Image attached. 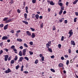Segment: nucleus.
Here are the masks:
<instances>
[{"label": "nucleus", "mask_w": 78, "mask_h": 78, "mask_svg": "<svg viewBox=\"0 0 78 78\" xmlns=\"http://www.w3.org/2000/svg\"><path fill=\"white\" fill-rule=\"evenodd\" d=\"M26 33L27 36H31V33H30V31H27L26 32Z\"/></svg>", "instance_id": "obj_7"}, {"label": "nucleus", "mask_w": 78, "mask_h": 78, "mask_svg": "<svg viewBox=\"0 0 78 78\" xmlns=\"http://www.w3.org/2000/svg\"><path fill=\"white\" fill-rule=\"evenodd\" d=\"M62 12H63V11L62 10H60V11L59 12V15H62Z\"/></svg>", "instance_id": "obj_21"}, {"label": "nucleus", "mask_w": 78, "mask_h": 78, "mask_svg": "<svg viewBox=\"0 0 78 78\" xmlns=\"http://www.w3.org/2000/svg\"><path fill=\"white\" fill-rule=\"evenodd\" d=\"M8 24H7L5 25V26L4 27V29L5 30H6L8 29Z\"/></svg>", "instance_id": "obj_8"}, {"label": "nucleus", "mask_w": 78, "mask_h": 78, "mask_svg": "<svg viewBox=\"0 0 78 78\" xmlns=\"http://www.w3.org/2000/svg\"><path fill=\"white\" fill-rule=\"evenodd\" d=\"M52 30L53 31H54V30H56V28H55V26H53Z\"/></svg>", "instance_id": "obj_48"}, {"label": "nucleus", "mask_w": 78, "mask_h": 78, "mask_svg": "<svg viewBox=\"0 0 78 78\" xmlns=\"http://www.w3.org/2000/svg\"><path fill=\"white\" fill-rule=\"evenodd\" d=\"M35 36H36V35H35V34H34V33H33L31 36V37L32 38H34V37H35Z\"/></svg>", "instance_id": "obj_10"}, {"label": "nucleus", "mask_w": 78, "mask_h": 78, "mask_svg": "<svg viewBox=\"0 0 78 78\" xmlns=\"http://www.w3.org/2000/svg\"><path fill=\"white\" fill-rule=\"evenodd\" d=\"M71 45H75V41H71Z\"/></svg>", "instance_id": "obj_9"}, {"label": "nucleus", "mask_w": 78, "mask_h": 78, "mask_svg": "<svg viewBox=\"0 0 78 78\" xmlns=\"http://www.w3.org/2000/svg\"><path fill=\"white\" fill-rule=\"evenodd\" d=\"M58 47L59 48H61V44H58Z\"/></svg>", "instance_id": "obj_50"}, {"label": "nucleus", "mask_w": 78, "mask_h": 78, "mask_svg": "<svg viewBox=\"0 0 78 78\" xmlns=\"http://www.w3.org/2000/svg\"><path fill=\"white\" fill-rule=\"evenodd\" d=\"M39 15L37 14L35 15V17L37 19H39Z\"/></svg>", "instance_id": "obj_23"}, {"label": "nucleus", "mask_w": 78, "mask_h": 78, "mask_svg": "<svg viewBox=\"0 0 78 78\" xmlns=\"http://www.w3.org/2000/svg\"><path fill=\"white\" fill-rule=\"evenodd\" d=\"M77 58V56H75V57H74V58L73 59V61H74V60H75V59H76V58Z\"/></svg>", "instance_id": "obj_54"}, {"label": "nucleus", "mask_w": 78, "mask_h": 78, "mask_svg": "<svg viewBox=\"0 0 78 78\" xmlns=\"http://www.w3.org/2000/svg\"><path fill=\"white\" fill-rule=\"evenodd\" d=\"M23 73H28V72L27 71H25L23 72Z\"/></svg>", "instance_id": "obj_62"}, {"label": "nucleus", "mask_w": 78, "mask_h": 78, "mask_svg": "<svg viewBox=\"0 0 78 78\" xmlns=\"http://www.w3.org/2000/svg\"><path fill=\"white\" fill-rule=\"evenodd\" d=\"M36 2V0H33L32 1V2L33 3H35Z\"/></svg>", "instance_id": "obj_44"}, {"label": "nucleus", "mask_w": 78, "mask_h": 78, "mask_svg": "<svg viewBox=\"0 0 78 78\" xmlns=\"http://www.w3.org/2000/svg\"><path fill=\"white\" fill-rule=\"evenodd\" d=\"M17 59H18V57L17 55H16L15 57L14 60L16 61V60H17Z\"/></svg>", "instance_id": "obj_26"}, {"label": "nucleus", "mask_w": 78, "mask_h": 78, "mask_svg": "<svg viewBox=\"0 0 78 78\" xmlns=\"http://www.w3.org/2000/svg\"><path fill=\"white\" fill-rule=\"evenodd\" d=\"M50 70H51V72H54V73L55 72V70L53 69H51Z\"/></svg>", "instance_id": "obj_30"}, {"label": "nucleus", "mask_w": 78, "mask_h": 78, "mask_svg": "<svg viewBox=\"0 0 78 78\" xmlns=\"http://www.w3.org/2000/svg\"><path fill=\"white\" fill-rule=\"evenodd\" d=\"M14 3V1H13V0H11L10 2H9V3H11V4H12Z\"/></svg>", "instance_id": "obj_39"}, {"label": "nucleus", "mask_w": 78, "mask_h": 78, "mask_svg": "<svg viewBox=\"0 0 78 78\" xmlns=\"http://www.w3.org/2000/svg\"><path fill=\"white\" fill-rule=\"evenodd\" d=\"M23 59V57H20L19 58V60L18 61V62H22V60Z\"/></svg>", "instance_id": "obj_2"}, {"label": "nucleus", "mask_w": 78, "mask_h": 78, "mask_svg": "<svg viewBox=\"0 0 78 78\" xmlns=\"http://www.w3.org/2000/svg\"><path fill=\"white\" fill-rule=\"evenodd\" d=\"M38 62H39V60H36L35 62L34 63L36 64L38 63Z\"/></svg>", "instance_id": "obj_31"}, {"label": "nucleus", "mask_w": 78, "mask_h": 78, "mask_svg": "<svg viewBox=\"0 0 78 78\" xmlns=\"http://www.w3.org/2000/svg\"><path fill=\"white\" fill-rule=\"evenodd\" d=\"M61 59H62V60H64V57L62 56L61 58Z\"/></svg>", "instance_id": "obj_61"}, {"label": "nucleus", "mask_w": 78, "mask_h": 78, "mask_svg": "<svg viewBox=\"0 0 78 78\" xmlns=\"http://www.w3.org/2000/svg\"><path fill=\"white\" fill-rule=\"evenodd\" d=\"M78 2V0H75L73 2V5H75L76 4V3Z\"/></svg>", "instance_id": "obj_12"}, {"label": "nucleus", "mask_w": 78, "mask_h": 78, "mask_svg": "<svg viewBox=\"0 0 78 78\" xmlns=\"http://www.w3.org/2000/svg\"><path fill=\"white\" fill-rule=\"evenodd\" d=\"M66 65H67V66H68L69 65V60H67L66 61Z\"/></svg>", "instance_id": "obj_28"}, {"label": "nucleus", "mask_w": 78, "mask_h": 78, "mask_svg": "<svg viewBox=\"0 0 78 78\" xmlns=\"http://www.w3.org/2000/svg\"><path fill=\"white\" fill-rule=\"evenodd\" d=\"M61 9H62L61 10H64V7L63 6H62L61 7Z\"/></svg>", "instance_id": "obj_41"}, {"label": "nucleus", "mask_w": 78, "mask_h": 78, "mask_svg": "<svg viewBox=\"0 0 78 78\" xmlns=\"http://www.w3.org/2000/svg\"><path fill=\"white\" fill-rule=\"evenodd\" d=\"M16 41L18 42H22V40L21 39L18 38L17 39Z\"/></svg>", "instance_id": "obj_13"}, {"label": "nucleus", "mask_w": 78, "mask_h": 78, "mask_svg": "<svg viewBox=\"0 0 78 78\" xmlns=\"http://www.w3.org/2000/svg\"><path fill=\"white\" fill-rule=\"evenodd\" d=\"M4 26V25L3 24H0V27L1 28H3Z\"/></svg>", "instance_id": "obj_35"}, {"label": "nucleus", "mask_w": 78, "mask_h": 78, "mask_svg": "<svg viewBox=\"0 0 78 78\" xmlns=\"http://www.w3.org/2000/svg\"><path fill=\"white\" fill-rule=\"evenodd\" d=\"M28 6L26 7V11L27 13H28Z\"/></svg>", "instance_id": "obj_16"}, {"label": "nucleus", "mask_w": 78, "mask_h": 78, "mask_svg": "<svg viewBox=\"0 0 78 78\" xmlns=\"http://www.w3.org/2000/svg\"><path fill=\"white\" fill-rule=\"evenodd\" d=\"M19 55L20 56H22V51H20L19 52Z\"/></svg>", "instance_id": "obj_19"}, {"label": "nucleus", "mask_w": 78, "mask_h": 78, "mask_svg": "<svg viewBox=\"0 0 78 78\" xmlns=\"http://www.w3.org/2000/svg\"><path fill=\"white\" fill-rule=\"evenodd\" d=\"M33 42L31 41L30 42V45H33Z\"/></svg>", "instance_id": "obj_53"}, {"label": "nucleus", "mask_w": 78, "mask_h": 78, "mask_svg": "<svg viewBox=\"0 0 78 78\" xmlns=\"http://www.w3.org/2000/svg\"><path fill=\"white\" fill-rule=\"evenodd\" d=\"M68 5H69V2H67L66 3V6H68Z\"/></svg>", "instance_id": "obj_63"}, {"label": "nucleus", "mask_w": 78, "mask_h": 78, "mask_svg": "<svg viewBox=\"0 0 78 78\" xmlns=\"http://www.w3.org/2000/svg\"><path fill=\"white\" fill-rule=\"evenodd\" d=\"M19 68V65H17L16 66V69H18Z\"/></svg>", "instance_id": "obj_55"}, {"label": "nucleus", "mask_w": 78, "mask_h": 78, "mask_svg": "<svg viewBox=\"0 0 78 78\" xmlns=\"http://www.w3.org/2000/svg\"><path fill=\"white\" fill-rule=\"evenodd\" d=\"M26 51H27V50L25 49L23 50V56H25V55H26Z\"/></svg>", "instance_id": "obj_3"}, {"label": "nucleus", "mask_w": 78, "mask_h": 78, "mask_svg": "<svg viewBox=\"0 0 78 78\" xmlns=\"http://www.w3.org/2000/svg\"><path fill=\"white\" fill-rule=\"evenodd\" d=\"M11 20H12L11 19H9L8 20H7L5 22L6 23H9V22H11Z\"/></svg>", "instance_id": "obj_11"}, {"label": "nucleus", "mask_w": 78, "mask_h": 78, "mask_svg": "<svg viewBox=\"0 0 78 78\" xmlns=\"http://www.w3.org/2000/svg\"><path fill=\"white\" fill-rule=\"evenodd\" d=\"M51 41H50L48 42V44L49 45H51Z\"/></svg>", "instance_id": "obj_49"}, {"label": "nucleus", "mask_w": 78, "mask_h": 78, "mask_svg": "<svg viewBox=\"0 0 78 78\" xmlns=\"http://www.w3.org/2000/svg\"><path fill=\"white\" fill-rule=\"evenodd\" d=\"M68 52L69 53H71V49H69Z\"/></svg>", "instance_id": "obj_56"}, {"label": "nucleus", "mask_w": 78, "mask_h": 78, "mask_svg": "<svg viewBox=\"0 0 78 78\" xmlns=\"http://www.w3.org/2000/svg\"><path fill=\"white\" fill-rule=\"evenodd\" d=\"M8 70H6L5 71V72L6 73H11V70L10 69L8 68Z\"/></svg>", "instance_id": "obj_1"}, {"label": "nucleus", "mask_w": 78, "mask_h": 78, "mask_svg": "<svg viewBox=\"0 0 78 78\" xmlns=\"http://www.w3.org/2000/svg\"><path fill=\"white\" fill-rule=\"evenodd\" d=\"M12 57H10L8 58V60L9 61H10Z\"/></svg>", "instance_id": "obj_58"}, {"label": "nucleus", "mask_w": 78, "mask_h": 78, "mask_svg": "<svg viewBox=\"0 0 78 78\" xmlns=\"http://www.w3.org/2000/svg\"><path fill=\"white\" fill-rule=\"evenodd\" d=\"M10 48L12 49H14V48H15V46L14 45H12L11 47Z\"/></svg>", "instance_id": "obj_34"}, {"label": "nucleus", "mask_w": 78, "mask_h": 78, "mask_svg": "<svg viewBox=\"0 0 78 78\" xmlns=\"http://www.w3.org/2000/svg\"><path fill=\"white\" fill-rule=\"evenodd\" d=\"M3 53V51L2 50H1L0 51V55H1Z\"/></svg>", "instance_id": "obj_37"}, {"label": "nucleus", "mask_w": 78, "mask_h": 78, "mask_svg": "<svg viewBox=\"0 0 78 78\" xmlns=\"http://www.w3.org/2000/svg\"><path fill=\"white\" fill-rule=\"evenodd\" d=\"M8 19V17H5L3 19V21H7V20Z\"/></svg>", "instance_id": "obj_20"}, {"label": "nucleus", "mask_w": 78, "mask_h": 78, "mask_svg": "<svg viewBox=\"0 0 78 78\" xmlns=\"http://www.w3.org/2000/svg\"><path fill=\"white\" fill-rule=\"evenodd\" d=\"M30 29L32 31H34V29L31 27L30 28Z\"/></svg>", "instance_id": "obj_57"}, {"label": "nucleus", "mask_w": 78, "mask_h": 78, "mask_svg": "<svg viewBox=\"0 0 78 78\" xmlns=\"http://www.w3.org/2000/svg\"><path fill=\"white\" fill-rule=\"evenodd\" d=\"M3 42H2L0 43V46L1 47H2V46H3Z\"/></svg>", "instance_id": "obj_43"}, {"label": "nucleus", "mask_w": 78, "mask_h": 78, "mask_svg": "<svg viewBox=\"0 0 78 78\" xmlns=\"http://www.w3.org/2000/svg\"><path fill=\"white\" fill-rule=\"evenodd\" d=\"M24 45L25 47H26L27 48H28V45H27V44L26 43H24Z\"/></svg>", "instance_id": "obj_36"}, {"label": "nucleus", "mask_w": 78, "mask_h": 78, "mask_svg": "<svg viewBox=\"0 0 78 78\" xmlns=\"http://www.w3.org/2000/svg\"><path fill=\"white\" fill-rule=\"evenodd\" d=\"M46 47L47 48H49V46H50V45L47 44H46Z\"/></svg>", "instance_id": "obj_25"}, {"label": "nucleus", "mask_w": 78, "mask_h": 78, "mask_svg": "<svg viewBox=\"0 0 78 78\" xmlns=\"http://www.w3.org/2000/svg\"><path fill=\"white\" fill-rule=\"evenodd\" d=\"M17 12L18 13H20L21 11L19 9H18L17 10Z\"/></svg>", "instance_id": "obj_45"}, {"label": "nucleus", "mask_w": 78, "mask_h": 78, "mask_svg": "<svg viewBox=\"0 0 78 78\" xmlns=\"http://www.w3.org/2000/svg\"><path fill=\"white\" fill-rule=\"evenodd\" d=\"M10 33H14V30H11L10 32Z\"/></svg>", "instance_id": "obj_52"}, {"label": "nucleus", "mask_w": 78, "mask_h": 78, "mask_svg": "<svg viewBox=\"0 0 78 78\" xmlns=\"http://www.w3.org/2000/svg\"><path fill=\"white\" fill-rule=\"evenodd\" d=\"M75 15H76V16H78V12H75Z\"/></svg>", "instance_id": "obj_60"}, {"label": "nucleus", "mask_w": 78, "mask_h": 78, "mask_svg": "<svg viewBox=\"0 0 78 78\" xmlns=\"http://www.w3.org/2000/svg\"><path fill=\"white\" fill-rule=\"evenodd\" d=\"M41 59L42 61H44V56H43L42 57Z\"/></svg>", "instance_id": "obj_51"}, {"label": "nucleus", "mask_w": 78, "mask_h": 78, "mask_svg": "<svg viewBox=\"0 0 78 78\" xmlns=\"http://www.w3.org/2000/svg\"><path fill=\"white\" fill-rule=\"evenodd\" d=\"M48 51H50V52L51 53H52V52H53V51H52V49H51V48H48Z\"/></svg>", "instance_id": "obj_15"}, {"label": "nucleus", "mask_w": 78, "mask_h": 78, "mask_svg": "<svg viewBox=\"0 0 78 78\" xmlns=\"http://www.w3.org/2000/svg\"><path fill=\"white\" fill-rule=\"evenodd\" d=\"M20 32H21V31H20V30L17 31L16 32L17 33H20Z\"/></svg>", "instance_id": "obj_59"}, {"label": "nucleus", "mask_w": 78, "mask_h": 78, "mask_svg": "<svg viewBox=\"0 0 78 78\" xmlns=\"http://www.w3.org/2000/svg\"><path fill=\"white\" fill-rule=\"evenodd\" d=\"M77 18H75L74 19V22H76V19Z\"/></svg>", "instance_id": "obj_46"}, {"label": "nucleus", "mask_w": 78, "mask_h": 78, "mask_svg": "<svg viewBox=\"0 0 78 78\" xmlns=\"http://www.w3.org/2000/svg\"><path fill=\"white\" fill-rule=\"evenodd\" d=\"M11 64H14V60H12L11 61Z\"/></svg>", "instance_id": "obj_38"}, {"label": "nucleus", "mask_w": 78, "mask_h": 78, "mask_svg": "<svg viewBox=\"0 0 78 78\" xmlns=\"http://www.w3.org/2000/svg\"><path fill=\"white\" fill-rule=\"evenodd\" d=\"M22 22H23V23H25L26 25H28V22L25 21H23Z\"/></svg>", "instance_id": "obj_14"}, {"label": "nucleus", "mask_w": 78, "mask_h": 78, "mask_svg": "<svg viewBox=\"0 0 78 78\" xmlns=\"http://www.w3.org/2000/svg\"><path fill=\"white\" fill-rule=\"evenodd\" d=\"M51 58H55V56L54 55H52L51 56Z\"/></svg>", "instance_id": "obj_64"}, {"label": "nucleus", "mask_w": 78, "mask_h": 78, "mask_svg": "<svg viewBox=\"0 0 78 78\" xmlns=\"http://www.w3.org/2000/svg\"><path fill=\"white\" fill-rule=\"evenodd\" d=\"M24 59L27 60V61H28L29 60V58H28L27 57H25Z\"/></svg>", "instance_id": "obj_33"}, {"label": "nucleus", "mask_w": 78, "mask_h": 78, "mask_svg": "<svg viewBox=\"0 0 78 78\" xmlns=\"http://www.w3.org/2000/svg\"><path fill=\"white\" fill-rule=\"evenodd\" d=\"M8 57H9V56L8 55H6L5 56V61H7V60H8Z\"/></svg>", "instance_id": "obj_4"}, {"label": "nucleus", "mask_w": 78, "mask_h": 78, "mask_svg": "<svg viewBox=\"0 0 78 78\" xmlns=\"http://www.w3.org/2000/svg\"><path fill=\"white\" fill-rule=\"evenodd\" d=\"M50 5H55V3H53V1H51L50 3Z\"/></svg>", "instance_id": "obj_18"}, {"label": "nucleus", "mask_w": 78, "mask_h": 78, "mask_svg": "<svg viewBox=\"0 0 78 78\" xmlns=\"http://www.w3.org/2000/svg\"><path fill=\"white\" fill-rule=\"evenodd\" d=\"M8 37L4 36L2 38V40H7L8 39Z\"/></svg>", "instance_id": "obj_5"}, {"label": "nucleus", "mask_w": 78, "mask_h": 78, "mask_svg": "<svg viewBox=\"0 0 78 78\" xmlns=\"http://www.w3.org/2000/svg\"><path fill=\"white\" fill-rule=\"evenodd\" d=\"M44 25V23H42L40 24V28H43V25Z\"/></svg>", "instance_id": "obj_32"}, {"label": "nucleus", "mask_w": 78, "mask_h": 78, "mask_svg": "<svg viewBox=\"0 0 78 78\" xmlns=\"http://www.w3.org/2000/svg\"><path fill=\"white\" fill-rule=\"evenodd\" d=\"M59 67H61L63 66V64L62 63H60L58 65Z\"/></svg>", "instance_id": "obj_22"}, {"label": "nucleus", "mask_w": 78, "mask_h": 78, "mask_svg": "<svg viewBox=\"0 0 78 78\" xmlns=\"http://www.w3.org/2000/svg\"><path fill=\"white\" fill-rule=\"evenodd\" d=\"M64 36H62V38L61 39V40L62 41H64Z\"/></svg>", "instance_id": "obj_42"}, {"label": "nucleus", "mask_w": 78, "mask_h": 78, "mask_svg": "<svg viewBox=\"0 0 78 78\" xmlns=\"http://www.w3.org/2000/svg\"><path fill=\"white\" fill-rule=\"evenodd\" d=\"M24 67V66H23V65H22V66L21 68V72H22L23 71Z\"/></svg>", "instance_id": "obj_27"}, {"label": "nucleus", "mask_w": 78, "mask_h": 78, "mask_svg": "<svg viewBox=\"0 0 78 78\" xmlns=\"http://www.w3.org/2000/svg\"><path fill=\"white\" fill-rule=\"evenodd\" d=\"M24 18H25V19H27V13H24Z\"/></svg>", "instance_id": "obj_24"}, {"label": "nucleus", "mask_w": 78, "mask_h": 78, "mask_svg": "<svg viewBox=\"0 0 78 78\" xmlns=\"http://www.w3.org/2000/svg\"><path fill=\"white\" fill-rule=\"evenodd\" d=\"M64 57L65 58H68L69 56L67 55H64Z\"/></svg>", "instance_id": "obj_47"}, {"label": "nucleus", "mask_w": 78, "mask_h": 78, "mask_svg": "<svg viewBox=\"0 0 78 78\" xmlns=\"http://www.w3.org/2000/svg\"><path fill=\"white\" fill-rule=\"evenodd\" d=\"M58 5H60V6H62L63 5V4L61 2H58Z\"/></svg>", "instance_id": "obj_17"}, {"label": "nucleus", "mask_w": 78, "mask_h": 78, "mask_svg": "<svg viewBox=\"0 0 78 78\" xmlns=\"http://www.w3.org/2000/svg\"><path fill=\"white\" fill-rule=\"evenodd\" d=\"M29 53L30 55H33V52L31 51H29Z\"/></svg>", "instance_id": "obj_40"}, {"label": "nucleus", "mask_w": 78, "mask_h": 78, "mask_svg": "<svg viewBox=\"0 0 78 78\" xmlns=\"http://www.w3.org/2000/svg\"><path fill=\"white\" fill-rule=\"evenodd\" d=\"M3 50H5V51H6V52H8V51H9L8 49L6 48L4 49Z\"/></svg>", "instance_id": "obj_29"}, {"label": "nucleus", "mask_w": 78, "mask_h": 78, "mask_svg": "<svg viewBox=\"0 0 78 78\" xmlns=\"http://www.w3.org/2000/svg\"><path fill=\"white\" fill-rule=\"evenodd\" d=\"M69 35L72 36L73 35V32H72V30H70L69 31Z\"/></svg>", "instance_id": "obj_6"}]
</instances>
